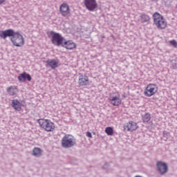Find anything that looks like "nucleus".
I'll return each mask as SVG.
<instances>
[{
  "mask_svg": "<svg viewBox=\"0 0 177 177\" xmlns=\"http://www.w3.org/2000/svg\"><path fill=\"white\" fill-rule=\"evenodd\" d=\"M8 37H11L10 41L12 45L17 48H20L25 44L24 37L20 32H15L13 29L0 31V38L6 39Z\"/></svg>",
  "mask_w": 177,
  "mask_h": 177,
  "instance_id": "nucleus-1",
  "label": "nucleus"
},
{
  "mask_svg": "<svg viewBox=\"0 0 177 177\" xmlns=\"http://www.w3.org/2000/svg\"><path fill=\"white\" fill-rule=\"evenodd\" d=\"M153 24L158 30H165V28L167 27L168 23L161 14L158 12L153 13Z\"/></svg>",
  "mask_w": 177,
  "mask_h": 177,
  "instance_id": "nucleus-2",
  "label": "nucleus"
},
{
  "mask_svg": "<svg viewBox=\"0 0 177 177\" xmlns=\"http://www.w3.org/2000/svg\"><path fill=\"white\" fill-rule=\"evenodd\" d=\"M37 122L39 124V127L46 132H53L55 131V123L50 121V120L39 119Z\"/></svg>",
  "mask_w": 177,
  "mask_h": 177,
  "instance_id": "nucleus-3",
  "label": "nucleus"
},
{
  "mask_svg": "<svg viewBox=\"0 0 177 177\" xmlns=\"http://www.w3.org/2000/svg\"><path fill=\"white\" fill-rule=\"evenodd\" d=\"M158 92V87L156 84L149 83L144 90V95L146 97H151Z\"/></svg>",
  "mask_w": 177,
  "mask_h": 177,
  "instance_id": "nucleus-4",
  "label": "nucleus"
},
{
  "mask_svg": "<svg viewBox=\"0 0 177 177\" xmlns=\"http://www.w3.org/2000/svg\"><path fill=\"white\" fill-rule=\"evenodd\" d=\"M75 145V140L74 137L71 135H65L62 139V146L65 149L73 147Z\"/></svg>",
  "mask_w": 177,
  "mask_h": 177,
  "instance_id": "nucleus-5",
  "label": "nucleus"
},
{
  "mask_svg": "<svg viewBox=\"0 0 177 177\" xmlns=\"http://www.w3.org/2000/svg\"><path fill=\"white\" fill-rule=\"evenodd\" d=\"M51 42L55 46H62L64 42V38L62 35L56 33L55 32H51Z\"/></svg>",
  "mask_w": 177,
  "mask_h": 177,
  "instance_id": "nucleus-6",
  "label": "nucleus"
},
{
  "mask_svg": "<svg viewBox=\"0 0 177 177\" xmlns=\"http://www.w3.org/2000/svg\"><path fill=\"white\" fill-rule=\"evenodd\" d=\"M109 100L112 106H118L122 103V99L119 93H113L109 95Z\"/></svg>",
  "mask_w": 177,
  "mask_h": 177,
  "instance_id": "nucleus-7",
  "label": "nucleus"
},
{
  "mask_svg": "<svg viewBox=\"0 0 177 177\" xmlns=\"http://www.w3.org/2000/svg\"><path fill=\"white\" fill-rule=\"evenodd\" d=\"M59 13L63 17H70L71 16V11L70 10V6L66 3H63L59 6Z\"/></svg>",
  "mask_w": 177,
  "mask_h": 177,
  "instance_id": "nucleus-8",
  "label": "nucleus"
},
{
  "mask_svg": "<svg viewBox=\"0 0 177 177\" xmlns=\"http://www.w3.org/2000/svg\"><path fill=\"white\" fill-rule=\"evenodd\" d=\"M84 3L89 12H93L97 9V1L96 0H84Z\"/></svg>",
  "mask_w": 177,
  "mask_h": 177,
  "instance_id": "nucleus-9",
  "label": "nucleus"
},
{
  "mask_svg": "<svg viewBox=\"0 0 177 177\" xmlns=\"http://www.w3.org/2000/svg\"><path fill=\"white\" fill-rule=\"evenodd\" d=\"M123 128L124 131H127V132H134V131H136V129L139 128V126L136 122L129 121L124 124Z\"/></svg>",
  "mask_w": 177,
  "mask_h": 177,
  "instance_id": "nucleus-10",
  "label": "nucleus"
},
{
  "mask_svg": "<svg viewBox=\"0 0 177 177\" xmlns=\"http://www.w3.org/2000/svg\"><path fill=\"white\" fill-rule=\"evenodd\" d=\"M62 46L67 49V50H74V49H77V44L75 42L73 41V40H66V39H64Z\"/></svg>",
  "mask_w": 177,
  "mask_h": 177,
  "instance_id": "nucleus-11",
  "label": "nucleus"
},
{
  "mask_svg": "<svg viewBox=\"0 0 177 177\" xmlns=\"http://www.w3.org/2000/svg\"><path fill=\"white\" fill-rule=\"evenodd\" d=\"M78 85L80 86H87V85H89V77L84 75H80L78 79Z\"/></svg>",
  "mask_w": 177,
  "mask_h": 177,
  "instance_id": "nucleus-12",
  "label": "nucleus"
},
{
  "mask_svg": "<svg viewBox=\"0 0 177 177\" xmlns=\"http://www.w3.org/2000/svg\"><path fill=\"white\" fill-rule=\"evenodd\" d=\"M157 167L160 175H164L168 172V166L162 162H158Z\"/></svg>",
  "mask_w": 177,
  "mask_h": 177,
  "instance_id": "nucleus-13",
  "label": "nucleus"
},
{
  "mask_svg": "<svg viewBox=\"0 0 177 177\" xmlns=\"http://www.w3.org/2000/svg\"><path fill=\"white\" fill-rule=\"evenodd\" d=\"M6 92L9 96H16L19 93V88L17 86H10L6 88Z\"/></svg>",
  "mask_w": 177,
  "mask_h": 177,
  "instance_id": "nucleus-14",
  "label": "nucleus"
},
{
  "mask_svg": "<svg viewBox=\"0 0 177 177\" xmlns=\"http://www.w3.org/2000/svg\"><path fill=\"white\" fill-rule=\"evenodd\" d=\"M46 63V67H50L53 70L59 67V59H48Z\"/></svg>",
  "mask_w": 177,
  "mask_h": 177,
  "instance_id": "nucleus-15",
  "label": "nucleus"
},
{
  "mask_svg": "<svg viewBox=\"0 0 177 177\" xmlns=\"http://www.w3.org/2000/svg\"><path fill=\"white\" fill-rule=\"evenodd\" d=\"M18 80L20 82H26V81H31V75L30 74L24 72L23 73L19 74L18 76Z\"/></svg>",
  "mask_w": 177,
  "mask_h": 177,
  "instance_id": "nucleus-16",
  "label": "nucleus"
},
{
  "mask_svg": "<svg viewBox=\"0 0 177 177\" xmlns=\"http://www.w3.org/2000/svg\"><path fill=\"white\" fill-rule=\"evenodd\" d=\"M12 107H13L15 110H17V111H20L21 107H23V104L18 100H13L12 101Z\"/></svg>",
  "mask_w": 177,
  "mask_h": 177,
  "instance_id": "nucleus-17",
  "label": "nucleus"
},
{
  "mask_svg": "<svg viewBox=\"0 0 177 177\" xmlns=\"http://www.w3.org/2000/svg\"><path fill=\"white\" fill-rule=\"evenodd\" d=\"M32 154L35 157H40V156H41L42 154V151L41 150V149L36 147L33 149Z\"/></svg>",
  "mask_w": 177,
  "mask_h": 177,
  "instance_id": "nucleus-18",
  "label": "nucleus"
},
{
  "mask_svg": "<svg viewBox=\"0 0 177 177\" xmlns=\"http://www.w3.org/2000/svg\"><path fill=\"white\" fill-rule=\"evenodd\" d=\"M105 133L108 136H113L114 135V129L111 127H108L105 128Z\"/></svg>",
  "mask_w": 177,
  "mask_h": 177,
  "instance_id": "nucleus-19",
  "label": "nucleus"
},
{
  "mask_svg": "<svg viewBox=\"0 0 177 177\" xmlns=\"http://www.w3.org/2000/svg\"><path fill=\"white\" fill-rule=\"evenodd\" d=\"M142 23H149L150 21V17L146 15H142L140 16Z\"/></svg>",
  "mask_w": 177,
  "mask_h": 177,
  "instance_id": "nucleus-20",
  "label": "nucleus"
},
{
  "mask_svg": "<svg viewBox=\"0 0 177 177\" xmlns=\"http://www.w3.org/2000/svg\"><path fill=\"white\" fill-rule=\"evenodd\" d=\"M151 119V116L149 113H145L142 117L143 122H149V121H150Z\"/></svg>",
  "mask_w": 177,
  "mask_h": 177,
  "instance_id": "nucleus-21",
  "label": "nucleus"
},
{
  "mask_svg": "<svg viewBox=\"0 0 177 177\" xmlns=\"http://www.w3.org/2000/svg\"><path fill=\"white\" fill-rule=\"evenodd\" d=\"M169 44L171 45V46H174V48H177V42L175 40L169 41Z\"/></svg>",
  "mask_w": 177,
  "mask_h": 177,
  "instance_id": "nucleus-22",
  "label": "nucleus"
},
{
  "mask_svg": "<svg viewBox=\"0 0 177 177\" xmlns=\"http://www.w3.org/2000/svg\"><path fill=\"white\" fill-rule=\"evenodd\" d=\"M86 137H87V138H92V133H91V132L88 131V132L86 133Z\"/></svg>",
  "mask_w": 177,
  "mask_h": 177,
  "instance_id": "nucleus-23",
  "label": "nucleus"
},
{
  "mask_svg": "<svg viewBox=\"0 0 177 177\" xmlns=\"http://www.w3.org/2000/svg\"><path fill=\"white\" fill-rule=\"evenodd\" d=\"M6 1V0H0V5L5 3Z\"/></svg>",
  "mask_w": 177,
  "mask_h": 177,
  "instance_id": "nucleus-24",
  "label": "nucleus"
}]
</instances>
